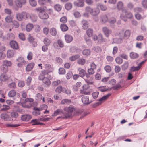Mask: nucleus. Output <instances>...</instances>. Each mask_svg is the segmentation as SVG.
<instances>
[{"mask_svg":"<svg viewBox=\"0 0 147 147\" xmlns=\"http://www.w3.org/2000/svg\"><path fill=\"white\" fill-rule=\"evenodd\" d=\"M54 8L57 11H59L61 9V6L60 5L56 4Z\"/></svg>","mask_w":147,"mask_h":147,"instance_id":"obj_63","label":"nucleus"},{"mask_svg":"<svg viewBox=\"0 0 147 147\" xmlns=\"http://www.w3.org/2000/svg\"><path fill=\"white\" fill-rule=\"evenodd\" d=\"M123 32V31H121L119 33V36L120 37L119 38H115L114 39V41L117 44H120L122 42L123 40L124 39L123 38L122 33Z\"/></svg>","mask_w":147,"mask_h":147,"instance_id":"obj_9","label":"nucleus"},{"mask_svg":"<svg viewBox=\"0 0 147 147\" xmlns=\"http://www.w3.org/2000/svg\"><path fill=\"white\" fill-rule=\"evenodd\" d=\"M29 2L30 5L32 7H35L37 4V2L35 0H29Z\"/></svg>","mask_w":147,"mask_h":147,"instance_id":"obj_49","label":"nucleus"},{"mask_svg":"<svg viewBox=\"0 0 147 147\" xmlns=\"http://www.w3.org/2000/svg\"><path fill=\"white\" fill-rule=\"evenodd\" d=\"M86 11L93 16H98L100 12V10L98 8L93 9L89 7H87L86 8Z\"/></svg>","mask_w":147,"mask_h":147,"instance_id":"obj_1","label":"nucleus"},{"mask_svg":"<svg viewBox=\"0 0 147 147\" xmlns=\"http://www.w3.org/2000/svg\"><path fill=\"white\" fill-rule=\"evenodd\" d=\"M14 38V34L12 33H8L7 35V38L8 40H13Z\"/></svg>","mask_w":147,"mask_h":147,"instance_id":"obj_30","label":"nucleus"},{"mask_svg":"<svg viewBox=\"0 0 147 147\" xmlns=\"http://www.w3.org/2000/svg\"><path fill=\"white\" fill-rule=\"evenodd\" d=\"M33 110H34L32 112L33 114L34 115L37 116L40 114V111L42 110V109L41 108L34 107Z\"/></svg>","mask_w":147,"mask_h":147,"instance_id":"obj_15","label":"nucleus"},{"mask_svg":"<svg viewBox=\"0 0 147 147\" xmlns=\"http://www.w3.org/2000/svg\"><path fill=\"white\" fill-rule=\"evenodd\" d=\"M82 100L85 105L89 104L92 102L89 101V97L87 96H83L82 98Z\"/></svg>","mask_w":147,"mask_h":147,"instance_id":"obj_10","label":"nucleus"},{"mask_svg":"<svg viewBox=\"0 0 147 147\" xmlns=\"http://www.w3.org/2000/svg\"><path fill=\"white\" fill-rule=\"evenodd\" d=\"M3 108L1 109V111H6L9 110L10 109V107L9 105H3L2 106Z\"/></svg>","mask_w":147,"mask_h":147,"instance_id":"obj_50","label":"nucleus"},{"mask_svg":"<svg viewBox=\"0 0 147 147\" xmlns=\"http://www.w3.org/2000/svg\"><path fill=\"white\" fill-rule=\"evenodd\" d=\"M63 93H65L67 95L71 94V92L70 90L67 89L65 87H63Z\"/></svg>","mask_w":147,"mask_h":147,"instance_id":"obj_57","label":"nucleus"},{"mask_svg":"<svg viewBox=\"0 0 147 147\" xmlns=\"http://www.w3.org/2000/svg\"><path fill=\"white\" fill-rule=\"evenodd\" d=\"M140 68V67L139 66H138L136 67H132L130 69V71L131 72H134L136 71L139 70Z\"/></svg>","mask_w":147,"mask_h":147,"instance_id":"obj_59","label":"nucleus"},{"mask_svg":"<svg viewBox=\"0 0 147 147\" xmlns=\"http://www.w3.org/2000/svg\"><path fill=\"white\" fill-rule=\"evenodd\" d=\"M1 70L4 73H6L8 71V68L3 64L1 65L0 67Z\"/></svg>","mask_w":147,"mask_h":147,"instance_id":"obj_21","label":"nucleus"},{"mask_svg":"<svg viewBox=\"0 0 147 147\" xmlns=\"http://www.w3.org/2000/svg\"><path fill=\"white\" fill-rule=\"evenodd\" d=\"M74 4L75 6L79 7H82L84 5V3H81L80 2H77L76 1L74 2Z\"/></svg>","mask_w":147,"mask_h":147,"instance_id":"obj_47","label":"nucleus"},{"mask_svg":"<svg viewBox=\"0 0 147 147\" xmlns=\"http://www.w3.org/2000/svg\"><path fill=\"white\" fill-rule=\"evenodd\" d=\"M100 20L103 23L106 22L108 20V17L107 15L105 14L102 15L100 17Z\"/></svg>","mask_w":147,"mask_h":147,"instance_id":"obj_27","label":"nucleus"},{"mask_svg":"<svg viewBox=\"0 0 147 147\" xmlns=\"http://www.w3.org/2000/svg\"><path fill=\"white\" fill-rule=\"evenodd\" d=\"M15 3V6L13 7L14 9L16 11H18L19 10V8H21L23 5L18 0H15L14 1Z\"/></svg>","mask_w":147,"mask_h":147,"instance_id":"obj_6","label":"nucleus"},{"mask_svg":"<svg viewBox=\"0 0 147 147\" xmlns=\"http://www.w3.org/2000/svg\"><path fill=\"white\" fill-rule=\"evenodd\" d=\"M32 118L31 115L27 114L22 115L21 117V119L23 121H28Z\"/></svg>","mask_w":147,"mask_h":147,"instance_id":"obj_13","label":"nucleus"},{"mask_svg":"<svg viewBox=\"0 0 147 147\" xmlns=\"http://www.w3.org/2000/svg\"><path fill=\"white\" fill-rule=\"evenodd\" d=\"M78 71L79 72V75L80 77L83 78L85 76L86 74V72L85 70L80 67L78 69Z\"/></svg>","mask_w":147,"mask_h":147,"instance_id":"obj_14","label":"nucleus"},{"mask_svg":"<svg viewBox=\"0 0 147 147\" xmlns=\"http://www.w3.org/2000/svg\"><path fill=\"white\" fill-rule=\"evenodd\" d=\"M30 18L32 22H35L36 21L38 18V17L36 15L32 14L30 16Z\"/></svg>","mask_w":147,"mask_h":147,"instance_id":"obj_44","label":"nucleus"},{"mask_svg":"<svg viewBox=\"0 0 147 147\" xmlns=\"http://www.w3.org/2000/svg\"><path fill=\"white\" fill-rule=\"evenodd\" d=\"M86 33L87 36L89 37H91L93 34V30L92 29L89 28L86 31Z\"/></svg>","mask_w":147,"mask_h":147,"instance_id":"obj_42","label":"nucleus"},{"mask_svg":"<svg viewBox=\"0 0 147 147\" xmlns=\"http://www.w3.org/2000/svg\"><path fill=\"white\" fill-rule=\"evenodd\" d=\"M43 42L44 44L47 46L49 45L51 43L50 40L47 38H44Z\"/></svg>","mask_w":147,"mask_h":147,"instance_id":"obj_58","label":"nucleus"},{"mask_svg":"<svg viewBox=\"0 0 147 147\" xmlns=\"http://www.w3.org/2000/svg\"><path fill=\"white\" fill-rule=\"evenodd\" d=\"M88 36H84V39L86 41V42L87 44H92V42L91 40L90 39V37Z\"/></svg>","mask_w":147,"mask_h":147,"instance_id":"obj_39","label":"nucleus"},{"mask_svg":"<svg viewBox=\"0 0 147 147\" xmlns=\"http://www.w3.org/2000/svg\"><path fill=\"white\" fill-rule=\"evenodd\" d=\"M27 13L26 12L23 11L21 13L17 12L16 13V17L19 21H22L24 19H26L27 18Z\"/></svg>","mask_w":147,"mask_h":147,"instance_id":"obj_2","label":"nucleus"},{"mask_svg":"<svg viewBox=\"0 0 147 147\" xmlns=\"http://www.w3.org/2000/svg\"><path fill=\"white\" fill-rule=\"evenodd\" d=\"M55 60L56 62L59 64H61L63 62V60L62 59L59 57H56L55 58Z\"/></svg>","mask_w":147,"mask_h":147,"instance_id":"obj_60","label":"nucleus"},{"mask_svg":"<svg viewBox=\"0 0 147 147\" xmlns=\"http://www.w3.org/2000/svg\"><path fill=\"white\" fill-rule=\"evenodd\" d=\"M102 31L105 36L108 37L109 34L112 33V30H109L107 27H104L102 28Z\"/></svg>","mask_w":147,"mask_h":147,"instance_id":"obj_8","label":"nucleus"},{"mask_svg":"<svg viewBox=\"0 0 147 147\" xmlns=\"http://www.w3.org/2000/svg\"><path fill=\"white\" fill-rule=\"evenodd\" d=\"M92 49L97 53L100 52L102 51L101 48L100 47L98 46L94 47Z\"/></svg>","mask_w":147,"mask_h":147,"instance_id":"obj_35","label":"nucleus"},{"mask_svg":"<svg viewBox=\"0 0 147 147\" xmlns=\"http://www.w3.org/2000/svg\"><path fill=\"white\" fill-rule=\"evenodd\" d=\"M65 7L67 10H69L72 7V4L71 3H68L65 5Z\"/></svg>","mask_w":147,"mask_h":147,"instance_id":"obj_51","label":"nucleus"},{"mask_svg":"<svg viewBox=\"0 0 147 147\" xmlns=\"http://www.w3.org/2000/svg\"><path fill=\"white\" fill-rule=\"evenodd\" d=\"M142 4L144 8H147V0H143Z\"/></svg>","mask_w":147,"mask_h":147,"instance_id":"obj_64","label":"nucleus"},{"mask_svg":"<svg viewBox=\"0 0 147 147\" xmlns=\"http://www.w3.org/2000/svg\"><path fill=\"white\" fill-rule=\"evenodd\" d=\"M33 27V25L32 24L28 23L26 25V29L27 32L30 31Z\"/></svg>","mask_w":147,"mask_h":147,"instance_id":"obj_31","label":"nucleus"},{"mask_svg":"<svg viewBox=\"0 0 147 147\" xmlns=\"http://www.w3.org/2000/svg\"><path fill=\"white\" fill-rule=\"evenodd\" d=\"M142 11V9L141 7H135L134 9V12L138 13L141 12Z\"/></svg>","mask_w":147,"mask_h":147,"instance_id":"obj_54","label":"nucleus"},{"mask_svg":"<svg viewBox=\"0 0 147 147\" xmlns=\"http://www.w3.org/2000/svg\"><path fill=\"white\" fill-rule=\"evenodd\" d=\"M8 77L7 75L5 74H3L0 76V79L1 81H5L7 80Z\"/></svg>","mask_w":147,"mask_h":147,"instance_id":"obj_20","label":"nucleus"},{"mask_svg":"<svg viewBox=\"0 0 147 147\" xmlns=\"http://www.w3.org/2000/svg\"><path fill=\"white\" fill-rule=\"evenodd\" d=\"M0 117L1 119L5 121H10L13 120V119L11 118V117L6 113H2Z\"/></svg>","mask_w":147,"mask_h":147,"instance_id":"obj_4","label":"nucleus"},{"mask_svg":"<svg viewBox=\"0 0 147 147\" xmlns=\"http://www.w3.org/2000/svg\"><path fill=\"white\" fill-rule=\"evenodd\" d=\"M42 98V96L41 94L38 93L36 95V100L40 101L41 100Z\"/></svg>","mask_w":147,"mask_h":147,"instance_id":"obj_61","label":"nucleus"},{"mask_svg":"<svg viewBox=\"0 0 147 147\" xmlns=\"http://www.w3.org/2000/svg\"><path fill=\"white\" fill-rule=\"evenodd\" d=\"M16 92L15 90H11L9 92L8 96L10 97H13L16 94Z\"/></svg>","mask_w":147,"mask_h":147,"instance_id":"obj_29","label":"nucleus"},{"mask_svg":"<svg viewBox=\"0 0 147 147\" xmlns=\"http://www.w3.org/2000/svg\"><path fill=\"white\" fill-rule=\"evenodd\" d=\"M20 125L19 124H13L11 123H8L6 124V126L8 127H14L19 126Z\"/></svg>","mask_w":147,"mask_h":147,"instance_id":"obj_52","label":"nucleus"},{"mask_svg":"<svg viewBox=\"0 0 147 147\" xmlns=\"http://www.w3.org/2000/svg\"><path fill=\"white\" fill-rule=\"evenodd\" d=\"M64 110L66 112H69L72 113L73 112L75 111V109L73 106L70 105L68 107L64 108Z\"/></svg>","mask_w":147,"mask_h":147,"instance_id":"obj_16","label":"nucleus"},{"mask_svg":"<svg viewBox=\"0 0 147 147\" xmlns=\"http://www.w3.org/2000/svg\"><path fill=\"white\" fill-rule=\"evenodd\" d=\"M16 61L18 63L17 64V66L19 67H22L23 66L25 65L27 63L26 61L22 57H19L17 59H16Z\"/></svg>","mask_w":147,"mask_h":147,"instance_id":"obj_3","label":"nucleus"},{"mask_svg":"<svg viewBox=\"0 0 147 147\" xmlns=\"http://www.w3.org/2000/svg\"><path fill=\"white\" fill-rule=\"evenodd\" d=\"M42 81L43 83L47 86H49L51 84V82L49 79L47 77H45L43 79Z\"/></svg>","mask_w":147,"mask_h":147,"instance_id":"obj_38","label":"nucleus"},{"mask_svg":"<svg viewBox=\"0 0 147 147\" xmlns=\"http://www.w3.org/2000/svg\"><path fill=\"white\" fill-rule=\"evenodd\" d=\"M63 87L62 86L60 85L58 86L55 89V91L57 93H60L61 92H63Z\"/></svg>","mask_w":147,"mask_h":147,"instance_id":"obj_43","label":"nucleus"},{"mask_svg":"<svg viewBox=\"0 0 147 147\" xmlns=\"http://www.w3.org/2000/svg\"><path fill=\"white\" fill-rule=\"evenodd\" d=\"M111 95V94L110 93H109L106 95L100 98L98 100V102H96V105H101L102 102L105 100H106Z\"/></svg>","mask_w":147,"mask_h":147,"instance_id":"obj_5","label":"nucleus"},{"mask_svg":"<svg viewBox=\"0 0 147 147\" xmlns=\"http://www.w3.org/2000/svg\"><path fill=\"white\" fill-rule=\"evenodd\" d=\"M129 63L128 62H125L123 65H122L121 67L122 70H125L128 67Z\"/></svg>","mask_w":147,"mask_h":147,"instance_id":"obj_48","label":"nucleus"},{"mask_svg":"<svg viewBox=\"0 0 147 147\" xmlns=\"http://www.w3.org/2000/svg\"><path fill=\"white\" fill-rule=\"evenodd\" d=\"M130 56L131 58L134 59L138 58L139 56V55L136 53L132 52L130 53Z\"/></svg>","mask_w":147,"mask_h":147,"instance_id":"obj_45","label":"nucleus"},{"mask_svg":"<svg viewBox=\"0 0 147 147\" xmlns=\"http://www.w3.org/2000/svg\"><path fill=\"white\" fill-rule=\"evenodd\" d=\"M14 55V52L13 50H8L7 51V57L10 58L12 57Z\"/></svg>","mask_w":147,"mask_h":147,"instance_id":"obj_28","label":"nucleus"},{"mask_svg":"<svg viewBox=\"0 0 147 147\" xmlns=\"http://www.w3.org/2000/svg\"><path fill=\"white\" fill-rule=\"evenodd\" d=\"M71 102V100L66 99L62 100L61 101V104H69Z\"/></svg>","mask_w":147,"mask_h":147,"instance_id":"obj_36","label":"nucleus"},{"mask_svg":"<svg viewBox=\"0 0 147 147\" xmlns=\"http://www.w3.org/2000/svg\"><path fill=\"white\" fill-rule=\"evenodd\" d=\"M11 117L13 119V118H16L18 116V113L16 112H12L11 113Z\"/></svg>","mask_w":147,"mask_h":147,"instance_id":"obj_55","label":"nucleus"},{"mask_svg":"<svg viewBox=\"0 0 147 147\" xmlns=\"http://www.w3.org/2000/svg\"><path fill=\"white\" fill-rule=\"evenodd\" d=\"M10 45L11 47L13 49H17L18 48V43L15 41L12 40L10 42Z\"/></svg>","mask_w":147,"mask_h":147,"instance_id":"obj_12","label":"nucleus"},{"mask_svg":"<svg viewBox=\"0 0 147 147\" xmlns=\"http://www.w3.org/2000/svg\"><path fill=\"white\" fill-rule=\"evenodd\" d=\"M60 28L62 31L65 32L68 30V28L66 24H62L60 25Z\"/></svg>","mask_w":147,"mask_h":147,"instance_id":"obj_23","label":"nucleus"},{"mask_svg":"<svg viewBox=\"0 0 147 147\" xmlns=\"http://www.w3.org/2000/svg\"><path fill=\"white\" fill-rule=\"evenodd\" d=\"M38 16L39 18L42 19H47L49 17L48 13L43 10L42 12H39Z\"/></svg>","mask_w":147,"mask_h":147,"instance_id":"obj_7","label":"nucleus"},{"mask_svg":"<svg viewBox=\"0 0 147 147\" xmlns=\"http://www.w3.org/2000/svg\"><path fill=\"white\" fill-rule=\"evenodd\" d=\"M115 60L116 63L119 64H121L123 62L122 59L119 57H117Z\"/></svg>","mask_w":147,"mask_h":147,"instance_id":"obj_62","label":"nucleus"},{"mask_svg":"<svg viewBox=\"0 0 147 147\" xmlns=\"http://www.w3.org/2000/svg\"><path fill=\"white\" fill-rule=\"evenodd\" d=\"M123 6V3L121 1H119L118 2L117 4V8L119 10H122L123 9H122Z\"/></svg>","mask_w":147,"mask_h":147,"instance_id":"obj_34","label":"nucleus"},{"mask_svg":"<svg viewBox=\"0 0 147 147\" xmlns=\"http://www.w3.org/2000/svg\"><path fill=\"white\" fill-rule=\"evenodd\" d=\"M91 53L90 50L88 49H85L82 51V54L84 55L88 56Z\"/></svg>","mask_w":147,"mask_h":147,"instance_id":"obj_37","label":"nucleus"},{"mask_svg":"<svg viewBox=\"0 0 147 147\" xmlns=\"http://www.w3.org/2000/svg\"><path fill=\"white\" fill-rule=\"evenodd\" d=\"M116 20L115 18L114 17L111 18L110 20H109V22L111 24L110 26L112 28H114L115 27V26L114 25L111 26V24H113L115 23L116 22Z\"/></svg>","mask_w":147,"mask_h":147,"instance_id":"obj_26","label":"nucleus"},{"mask_svg":"<svg viewBox=\"0 0 147 147\" xmlns=\"http://www.w3.org/2000/svg\"><path fill=\"white\" fill-rule=\"evenodd\" d=\"M50 32L53 36H55L57 34V31L56 28H52L50 29Z\"/></svg>","mask_w":147,"mask_h":147,"instance_id":"obj_32","label":"nucleus"},{"mask_svg":"<svg viewBox=\"0 0 147 147\" xmlns=\"http://www.w3.org/2000/svg\"><path fill=\"white\" fill-rule=\"evenodd\" d=\"M64 117H63L64 119H68L72 117V113L69 112H66L64 113H63Z\"/></svg>","mask_w":147,"mask_h":147,"instance_id":"obj_33","label":"nucleus"},{"mask_svg":"<svg viewBox=\"0 0 147 147\" xmlns=\"http://www.w3.org/2000/svg\"><path fill=\"white\" fill-rule=\"evenodd\" d=\"M34 64L33 63H31L28 64L26 67V70L27 71L31 70L34 66Z\"/></svg>","mask_w":147,"mask_h":147,"instance_id":"obj_18","label":"nucleus"},{"mask_svg":"<svg viewBox=\"0 0 147 147\" xmlns=\"http://www.w3.org/2000/svg\"><path fill=\"white\" fill-rule=\"evenodd\" d=\"M12 22V28H17L19 27V24L17 21H13Z\"/></svg>","mask_w":147,"mask_h":147,"instance_id":"obj_46","label":"nucleus"},{"mask_svg":"<svg viewBox=\"0 0 147 147\" xmlns=\"http://www.w3.org/2000/svg\"><path fill=\"white\" fill-rule=\"evenodd\" d=\"M82 28L84 30L87 29L88 27V24L87 21L86 20H83L82 21Z\"/></svg>","mask_w":147,"mask_h":147,"instance_id":"obj_24","label":"nucleus"},{"mask_svg":"<svg viewBox=\"0 0 147 147\" xmlns=\"http://www.w3.org/2000/svg\"><path fill=\"white\" fill-rule=\"evenodd\" d=\"M3 64L8 67L11 66L12 63L11 61H10L4 60L3 61Z\"/></svg>","mask_w":147,"mask_h":147,"instance_id":"obj_25","label":"nucleus"},{"mask_svg":"<svg viewBox=\"0 0 147 147\" xmlns=\"http://www.w3.org/2000/svg\"><path fill=\"white\" fill-rule=\"evenodd\" d=\"M80 56L78 55H76L74 56H72L69 58L70 60L72 61H75L77 59L79 58Z\"/></svg>","mask_w":147,"mask_h":147,"instance_id":"obj_56","label":"nucleus"},{"mask_svg":"<svg viewBox=\"0 0 147 147\" xmlns=\"http://www.w3.org/2000/svg\"><path fill=\"white\" fill-rule=\"evenodd\" d=\"M86 63L85 60L83 58L79 59L77 61V63L79 65H83Z\"/></svg>","mask_w":147,"mask_h":147,"instance_id":"obj_41","label":"nucleus"},{"mask_svg":"<svg viewBox=\"0 0 147 147\" xmlns=\"http://www.w3.org/2000/svg\"><path fill=\"white\" fill-rule=\"evenodd\" d=\"M60 113H63V111L61 109H57L55 111L52 116H57Z\"/></svg>","mask_w":147,"mask_h":147,"instance_id":"obj_40","label":"nucleus"},{"mask_svg":"<svg viewBox=\"0 0 147 147\" xmlns=\"http://www.w3.org/2000/svg\"><path fill=\"white\" fill-rule=\"evenodd\" d=\"M65 41L67 43H70L73 40L72 36L69 35H65Z\"/></svg>","mask_w":147,"mask_h":147,"instance_id":"obj_17","label":"nucleus"},{"mask_svg":"<svg viewBox=\"0 0 147 147\" xmlns=\"http://www.w3.org/2000/svg\"><path fill=\"white\" fill-rule=\"evenodd\" d=\"M122 13H125L126 14V18L131 19L133 17V15L131 12L127 11L126 9H124L122 10Z\"/></svg>","mask_w":147,"mask_h":147,"instance_id":"obj_11","label":"nucleus"},{"mask_svg":"<svg viewBox=\"0 0 147 147\" xmlns=\"http://www.w3.org/2000/svg\"><path fill=\"white\" fill-rule=\"evenodd\" d=\"M123 32V30H122ZM123 33H122V35ZM130 35V32L129 30H126L124 32L123 36H122L123 38L124 39H128Z\"/></svg>","mask_w":147,"mask_h":147,"instance_id":"obj_19","label":"nucleus"},{"mask_svg":"<svg viewBox=\"0 0 147 147\" xmlns=\"http://www.w3.org/2000/svg\"><path fill=\"white\" fill-rule=\"evenodd\" d=\"M98 41L100 43L106 42L107 39L103 37L102 35L100 34L98 35Z\"/></svg>","mask_w":147,"mask_h":147,"instance_id":"obj_22","label":"nucleus"},{"mask_svg":"<svg viewBox=\"0 0 147 147\" xmlns=\"http://www.w3.org/2000/svg\"><path fill=\"white\" fill-rule=\"evenodd\" d=\"M98 6L100 7V9L102 11H105L107 9L106 6L102 4H99Z\"/></svg>","mask_w":147,"mask_h":147,"instance_id":"obj_53","label":"nucleus"}]
</instances>
